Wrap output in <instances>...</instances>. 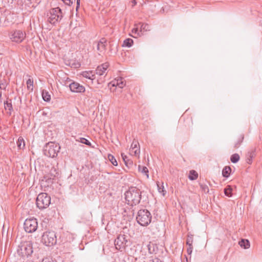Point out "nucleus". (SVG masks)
Instances as JSON below:
<instances>
[{"label": "nucleus", "instance_id": "cd10ccee", "mask_svg": "<svg viewBox=\"0 0 262 262\" xmlns=\"http://www.w3.org/2000/svg\"><path fill=\"white\" fill-rule=\"evenodd\" d=\"M130 154L132 156H135L138 158H139L140 156V148H135V149H130Z\"/></svg>", "mask_w": 262, "mask_h": 262}, {"label": "nucleus", "instance_id": "ddd939ff", "mask_svg": "<svg viewBox=\"0 0 262 262\" xmlns=\"http://www.w3.org/2000/svg\"><path fill=\"white\" fill-rule=\"evenodd\" d=\"M109 85L111 86H118L119 88L122 89L125 85V82L123 78L118 77L111 81Z\"/></svg>", "mask_w": 262, "mask_h": 262}, {"label": "nucleus", "instance_id": "f03ea898", "mask_svg": "<svg viewBox=\"0 0 262 262\" xmlns=\"http://www.w3.org/2000/svg\"><path fill=\"white\" fill-rule=\"evenodd\" d=\"M136 220L140 225L146 226L151 222V215L146 209L140 210L138 212Z\"/></svg>", "mask_w": 262, "mask_h": 262}, {"label": "nucleus", "instance_id": "2f4dec72", "mask_svg": "<svg viewBox=\"0 0 262 262\" xmlns=\"http://www.w3.org/2000/svg\"><path fill=\"white\" fill-rule=\"evenodd\" d=\"M108 159L112 163L113 165L114 166H117L118 165V163L115 158L112 155L109 154L108 155Z\"/></svg>", "mask_w": 262, "mask_h": 262}, {"label": "nucleus", "instance_id": "7ed1b4c3", "mask_svg": "<svg viewBox=\"0 0 262 262\" xmlns=\"http://www.w3.org/2000/svg\"><path fill=\"white\" fill-rule=\"evenodd\" d=\"M60 149V147L58 144L50 142L45 146L43 152L47 157L54 158L57 156Z\"/></svg>", "mask_w": 262, "mask_h": 262}, {"label": "nucleus", "instance_id": "9d476101", "mask_svg": "<svg viewBox=\"0 0 262 262\" xmlns=\"http://www.w3.org/2000/svg\"><path fill=\"white\" fill-rule=\"evenodd\" d=\"M25 35L21 30H15L10 33V38L12 41L20 42L24 39Z\"/></svg>", "mask_w": 262, "mask_h": 262}, {"label": "nucleus", "instance_id": "f704fd0d", "mask_svg": "<svg viewBox=\"0 0 262 262\" xmlns=\"http://www.w3.org/2000/svg\"><path fill=\"white\" fill-rule=\"evenodd\" d=\"M140 148L139 144L138 141L136 140H134L130 146V149H135V148Z\"/></svg>", "mask_w": 262, "mask_h": 262}, {"label": "nucleus", "instance_id": "6e6552de", "mask_svg": "<svg viewBox=\"0 0 262 262\" xmlns=\"http://www.w3.org/2000/svg\"><path fill=\"white\" fill-rule=\"evenodd\" d=\"M24 225L25 230L28 233L35 232L38 227V224L36 219H26Z\"/></svg>", "mask_w": 262, "mask_h": 262}, {"label": "nucleus", "instance_id": "e433bc0d", "mask_svg": "<svg viewBox=\"0 0 262 262\" xmlns=\"http://www.w3.org/2000/svg\"><path fill=\"white\" fill-rule=\"evenodd\" d=\"M224 192L226 195L228 196H231V192H232V188L228 186V187L224 189Z\"/></svg>", "mask_w": 262, "mask_h": 262}, {"label": "nucleus", "instance_id": "5701e85b", "mask_svg": "<svg viewBox=\"0 0 262 262\" xmlns=\"http://www.w3.org/2000/svg\"><path fill=\"white\" fill-rule=\"evenodd\" d=\"M231 171V169L229 166H226L222 171V174L224 177L228 178Z\"/></svg>", "mask_w": 262, "mask_h": 262}, {"label": "nucleus", "instance_id": "393cba45", "mask_svg": "<svg viewBox=\"0 0 262 262\" xmlns=\"http://www.w3.org/2000/svg\"><path fill=\"white\" fill-rule=\"evenodd\" d=\"M121 157L126 166H128L133 164V162L128 159L127 156L124 154H121Z\"/></svg>", "mask_w": 262, "mask_h": 262}, {"label": "nucleus", "instance_id": "0eeeda50", "mask_svg": "<svg viewBox=\"0 0 262 262\" xmlns=\"http://www.w3.org/2000/svg\"><path fill=\"white\" fill-rule=\"evenodd\" d=\"M41 242L47 246H51L56 243V236L53 231L45 232L42 235Z\"/></svg>", "mask_w": 262, "mask_h": 262}, {"label": "nucleus", "instance_id": "6ab92c4d", "mask_svg": "<svg viewBox=\"0 0 262 262\" xmlns=\"http://www.w3.org/2000/svg\"><path fill=\"white\" fill-rule=\"evenodd\" d=\"M239 246L244 249H248L250 247V242L247 239H242L238 243Z\"/></svg>", "mask_w": 262, "mask_h": 262}, {"label": "nucleus", "instance_id": "1a4fd4ad", "mask_svg": "<svg viewBox=\"0 0 262 262\" xmlns=\"http://www.w3.org/2000/svg\"><path fill=\"white\" fill-rule=\"evenodd\" d=\"M127 236L125 234H119L117 238L115 240V245L116 248L119 250L122 251L124 249L126 246L128 241Z\"/></svg>", "mask_w": 262, "mask_h": 262}, {"label": "nucleus", "instance_id": "ea45409f", "mask_svg": "<svg viewBox=\"0 0 262 262\" xmlns=\"http://www.w3.org/2000/svg\"><path fill=\"white\" fill-rule=\"evenodd\" d=\"M188 246V247L187 248V252L188 254L190 255L192 252L193 246L191 245V246Z\"/></svg>", "mask_w": 262, "mask_h": 262}, {"label": "nucleus", "instance_id": "412c9836", "mask_svg": "<svg viewBox=\"0 0 262 262\" xmlns=\"http://www.w3.org/2000/svg\"><path fill=\"white\" fill-rule=\"evenodd\" d=\"M138 170L142 173L145 175L147 178H148V170L146 167L144 166L139 165Z\"/></svg>", "mask_w": 262, "mask_h": 262}, {"label": "nucleus", "instance_id": "a18cd8bd", "mask_svg": "<svg viewBox=\"0 0 262 262\" xmlns=\"http://www.w3.org/2000/svg\"><path fill=\"white\" fill-rule=\"evenodd\" d=\"M89 97H93V94L91 93V95L88 96Z\"/></svg>", "mask_w": 262, "mask_h": 262}, {"label": "nucleus", "instance_id": "37998d69", "mask_svg": "<svg viewBox=\"0 0 262 262\" xmlns=\"http://www.w3.org/2000/svg\"><path fill=\"white\" fill-rule=\"evenodd\" d=\"M42 262H56L55 261H51L49 258H46L45 259H43Z\"/></svg>", "mask_w": 262, "mask_h": 262}, {"label": "nucleus", "instance_id": "a878e982", "mask_svg": "<svg viewBox=\"0 0 262 262\" xmlns=\"http://www.w3.org/2000/svg\"><path fill=\"white\" fill-rule=\"evenodd\" d=\"M198 177V174L194 170H191L189 171L188 178L190 180H195Z\"/></svg>", "mask_w": 262, "mask_h": 262}, {"label": "nucleus", "instance_id": "4468645a", "mask_svg": "<svg viewBox=\"0 0 262 262\" xmlns=\"http://www.w3.org/2000/svg\"><path fill=\"white\" fill-rule=\"evenodd\" d=\"M109 64L107 62L104 63L97 67L95 70L96 74L99 76L106 75V71L107 70Z\"/></svg>", "mask_w": 262, "mask_h": 262}, {"label": "nucleus", "instance_id": "c85d7f7f", "mask_svg": "<svg viewBox=\"0 0 262 262\" xmlns=\"http://www.w3.org/2000/svg\"><path fill=\"white\" fill-rule=\"evenodd\" d=\"M42 98L45 101H49L51 99V96H50V95L49 94V93L46 91V90H43L42 92Z\"/></svg>", "mask_w": 262, "mask_h": 262}, {"label": "nucleus", "instance_id": "7c9ffc66", "mask_svg": "<svg viewBox=\"0 0 262 262\" xmlns=\"http://www.w3.org/2000/svg\"><path fill=\"white\" fill-rule=\"evenodd\" d=\"M239 160V156L237 154H234L231 156L230 160L233 163L237 162Z\"/></svg>", "mask_w": 262, "mask_h": 262}, {"label": "nucleus", "instance_id": "58836bf2", "mask_svg": "<svg viewBox=\"0 0 262 262\" xmlns=\"http://www.w3.org/2000/svg\"><path fill=\"white\" fill-rule=\"evenodd\" d=\"M132 33H134L135 34H136L138 36H140L141 34L140 30H139L138 28L137 27H135L133 29Z\"/></svg>", "mask_w": 262, "mask_h": 262}, {"label": "nucleus", "instance_id": "dca6fc26", "mask_svg": "<svg viewBox=\"0 0 262 262\" xmlns=\"http://www.w3.org/2000/svg\"><path fill=\"white\" fill-rule=\"evenodd\" d=\"M81 75L83 77L90 79L93 80L95 78V74L93 71H84Z\"/></svg>", "mask_w": 262, "mask_h": 262}, {"label": "nucleus", "instance_id": "c03bdc74", "mask_svg": "<svg viewBox=\"0 0 262 262\" xmlns=\"http://www.w3.org/2000/svg\"><path fill=\"white\" fill-rule=\"evenodd\" d=\"M80 0H77V6H76V10H77L78 8L80 6Z\"/></svg>", "mask_w": 262, "mask_h": 262}, {"label": "nucleus", "instance_id": "9b49d317", "mask_svg": "<svg viewBox=\"0 0 262 262\" xmlns=\"http://www.w3.org/2000/svg\"><path fill=\"white\" fill-rule=\"evenodd\" d=\"M106 39L105 38H102L99 41L94 42L93 47H96L99 55L103 53L106 50Z\"/></svg>", "mask_w": 262, "mask_h": 262}, {"label": "nucleus", "instance_id": "4be33fe9", "mask_svg": "<svg viewBox=\"0 0 262 262\" xmlns=\"http://www.w3.org/2000/svg\"><path fill=\"white\" fill-rule=\"evenodd\" d=\"M133 40L131 38L125 39L123 42L122 46L123 47H130L133 44Z\"/></svg>", "mask_w": 262, "mask_h": 262}, {"label": "nucleus", "instance_id": "a211bd4d", "mask_svg": "<svg viewBox=\"0 0 262 262\" xmlns=\"http://www.w3.org/2000/svg\"><path fill=\"white\" fill-rule=\"evenodd\" d=\"M255 154V151L252 150L249 151L246 155V161L247 163L251 164L252 162V158L254 157Z\"/></svg>", "mask_w": 262, "mask_h": 262}, {"label": "nucleus", "instance_id": "f8f14e48", "mask_svg": "<svg viewBox=\"0 0 262 262\" xmlns=\"http://www.w3.org/2000/svg\"><path fill=\"white\" fill-rule=\"evenodd\" d=\"M70 90L74 93H82L85 91V88L78 82H73L69 85Z\"/></svg>", "mask_w": 262, "mask_h": 262}, {"label": "nucleus", "instance_id": "b1692460", "mask_svg": "<svg viewBox=\"0 0 262 262\" xmlns=\"http://www.w3.org/2000/svg\"><path fill=\"white\" fill-rule=\"evenodd\" d=\"M17 145L19 149H23L25 146V143L24 139L19 137L17 141Z\"/></svg>", "mask_w": 262, "mask_h": 262}, {"label": "nucleus", "instance_id": "c9c22d12", "mask_svg": "<svg viewBox=\"0 0 262 262\" xmlns=\"http://www.w3.org/2000/svg\"><path fill=\"white\" fill-rule=\"evenodd\" d=\"M200 186L202 191H203L204 192L208 193L209 192V189L207 185L204 184H200Z\"/></svg>", "mask_w": 262, "mask_h": 262}, {"label": "nucleus", "instance_id": "bb28decb", "mask_svg": "<svg viewBox=\"0 0 262 262\" xmlns=\"http://www.w3.org/2000/svg\"><path fill=\"white\" fill-rule=\"evenodd\" d=\"M157 185L159 192L161 193L163 196H164L166 192V191L164 189L163 183H162V185H161L160 183L158 182L157 183Z\"/></svg>", "mask_w": 262, "mask_h": 262}, {"label": "nucleus", "instance_id": "c756f323", "mask_svg": "<svg viewBox=\"0 0 262 262\" xmlns=\"http://www.w3.org/2000/svg\"><path fill=\"white\" fill-rule=\"evenodd\" d=\"M27 87L28 90L33 91V80L29 78L27 81Z\"/></svg>", "mask_w": 262, "mask_h": 262}, {"label": "nucleus", "instance_id": "4c0bfd02", "mask_svg": "<svg viewBox=\"0 0 262 262\" xmlns=\"http://www.w3.org/2000/svg\"><path fill=\"white\" fill-rule=\"evenodd\" d=\"M78 141L83 144H85L87 145H91L90 142L84 138H79V140Z\"/></svg>", "mask_w": 262, "mask_h": 262}, {"label": "nucleus", "instance_id": "aec40b11", "mask_svg": "<svg viewBox=\"0 0 262 262\" xmlns=\"http://www.w3.org/2000/svg\"><path fill=\"white\" fill-rule=\"evenodd\" d=\"M244 139V136L243 135H239L237 138L236 140L235 141L234 147L235 148L239 147L241 144L243 142Z\"/></svg>", "mask_w": 262, "mask_h": 262}, {"label": "nucleus", "instance_id": "a19ab883", "mask_svg": "<svg viewBox=\"0 0 262 262\" xmlns=\"http://www.w3.org/2000/svg\"><path fill=\"white\" fill-rule=\"evenodd\" d=\"M63 3H64L66 5L70 6L71 4H72V1L71 0H62Z\"/></svg>", "mask_w": 262, "mask_h": 262}, {"label": "nucleus", "instance_id": "f3484780", "mask_svg": "<svg viewBox=\"0 0 262 262\" xmlns=\"http://www.w3.org/2000/svg\"><path fill=\"white\" fill-rule=\"evenodd\" d=\"M4 108L6 110H8L9 111L8 113L11 115V112L13 111L11 100H7L4 102Z\"/></svg>", "mask_w": 262, "mask_h": 262}, {"label": "nucleus", "instance_id": "473e14b6", "mask_svg": "<svg viewBox=\"0 0 262 262\" xmlns=\"http://www.w3.org/2000/svg\"><path fill=\"white\" fill-rule=\"evenodd\" d=\"M193 242V235H188L187 240H186V245L187 246H191V245H192Z\"/></svg>", "mask_w": 262, "mask_h": 262}, {"label": "nucleus", "instance_id": "423d86ee", "mask_svg": "<svg viewBox=\"0 0 262 262\" xmlns=\"http://www.w3.org/2000/svg\"><path fill=\"white\" fill-rule=\"evenodd\" d=\"M17 252L22 257H28L31 255L33 253L32 243L30 241H27L22 243L19 247Z\"/></svg>", "mask_w": 262, "mask_h": 262}, {"label": "nucleus", "instance_id": "72a5a7b5", "mask_svg": "<svg viewBox=\"0 0 262 262\" xmlns=\"http://www.w3.org/2000/svg\"><path fill=\"white\" fill-rule=\"evenodd\" d=\"M149 30V26L148 24H142L140 26V31H147Z\"/></svg>", "mask_w": 262, "mask_h": 262}, {"label": "nucleus", "instance_id": "2eb2a0df", "mask_svg": "<svg viewBox=\"0 0 262 262\" xmlns=\"http://www.w3.org/2000/svg\"><path fill=\"white\" fill-rule=\"evenodd\" d=\"M58 175V169L55 167H52L50 170L49 176H47L49 179H54V178L56 177Z\"/></svg>", "mask_w": 262, "mask_h": 262}, {"label": "nucleus", "instance_id": "79ce46f5", "mask_svg": "<svg viewBox=\"0 0 262 262\" xmlns=\"http://www.w3.org/2000/svg\"><path fill=\"white\" fill-rule=\"evenodd\" d=\"M150 262H162L161 260L157 258L153 259L152 260H150Z\"/></svg>", "mask_w": 262, "mask_h": 262}, {"label": "nucleus", "instance_id": "f257e3e1", "mask_svg": "<svg viewBox=\"0 0 262 262\" xmlns=\"http://www.w3.org/2000/svg\"><path fill=\"white\" fill-rule=\"evenodd\" d=\"M125 199L128 205H136L141 199V191L136 187H131L125 193Z\"/></svg>", "mask_w": 262, "mask_h": 262}, {"label": "nucleus", "instance_id": "39448f33", "mask_svg": "<svg viewBox=\"0 0 262 262\" xmlns=\"http://www.w3.org/2000/svg\"><path fill=\"white\" fill-rule=\"evenodd\" d=\"M36 203L40 209L47 208L51 204V198L46 193H40L36 198Z\"/></svg>", "mask_w": 262, "mask_h": 262}, {"label": "nucleus", "instance_id": "20e7f679", "mask_svg": "<svg viewBox=\"0 0 262 262\" xmlns=\"http://www.w3.org/2000/svg\"><path fill=\"white\" fill-rule=\"evenodd\" d=\"M48 21L51 24H55L59 21L62 14L61 9L59 7L51 9L47 14Z\"/></svg>", "mask_w": 262, "mask_h": 262}]
</instances>
